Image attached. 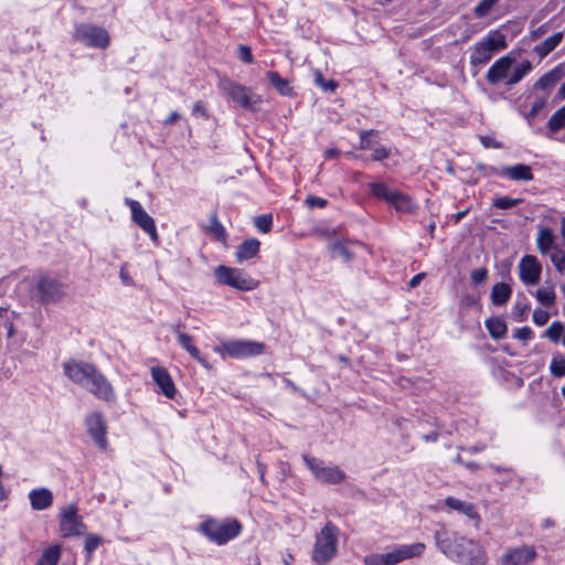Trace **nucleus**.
I'll return each mask as SVG.
<instances>
[{
	"mask_svg": "<svg viewBox=\"0 0 565 565\" xmlns=\"http://www.w3.org/2000/svg\"><path fill=\"white\" fill-rule=\"evenodd\" d=\"M65 375L96 397L110 402L115 399L114 388L107 379L92 364L68 361L63 365Z\"/></svg>",
	"mask_w": 565,
	"mask_h": 565,
	"instance_id": "f257e3e1",
	"label": "nucleus"
},
{
	"mask_svg": "<svg viewBox=\"0 0 565 565\" xmlns=\"http://www.w3.org/2000/svg\"><path fill=\"white\" fill-rule=\"evenodd\" d=\"M438 548L448 557L465 565H484L487 554L484 550L472 540L463 536L451 540L447 531L441 527L435 532Z\"/></svg>",
	"mask_w": 565,
	"mask_h": 565,
	"instance_id": "f03ea898",
	"label": "nucleus"
},
{
	"mask_svg": "<svg viewBox=\"0 0 565 565\" xmlns=\"http://www.w3.org/2000/svg\"><path fill=\"white\" fill-rule=\"evenodd\" d=\"M505 35L498 30L490 31L487 36L475 43L470 49V64L473 66L487 64L495 52L507 49Z\"/></svg>",
	"mask_w": 565,
	"mask_h": 565,
	"instance_id": "7ed1b4c3",
	"label": "nucleus"
},
{
	"mask_svg": "<svg viewBox=\"0 0 565 565\" xmlns=\"http://www.w3.org/2000/svg\"><path fill=\"white\" fill-rule=\"evenodd\" d=\"M338 529L331 522H327L317 535L312 553V559L317 565H326L337 554Z\"/></svg>",
	"mask_w": 565,
	"mask_h": 565,
	"instance_id": "20e7f679",
	"label": "nucleus"
},
{
	"mask_svg": "<svg viewBox=\"0 0 565 565\" xmlns=\"http://www.w3.org/2000/svg\"><path fill=\"white\" fill-rule=\"evenodd\" d=\"M218 87L224 95L246 110H257L263 102L262 97L253 93L249 87L227 78L221 79Z\"/></svg>",
	"mask_w": 565,
	"mask_h": 565,
	"instance_id": "39448f33",
	"label": "nucleus"
},
{
	"mask_svg": "<svg viewBox=\"0 0 565 565\" xmlns=\"http://www.w3.org/2000/svg\"><path fill=\"white\" fill-rule=\"evenodd\" d=\"M242 525L238 521H217L209 519L200 524V532L207 539L218 545L225 544L228 541L239 535Z\"/></svg>",
	"mask_w": 565,
	"mask_h": 565,
	"instance_id": "423d86ee",
	"label": "nucleus"
},
{
	"mask_svg": "<svg viewBox=\"0 0 565 565\" xmlns=\"http://www.w3.org/2000/svg\"><path fill=\"white\" fill-rule=\"evenodd\" d=\"M264 349L265 347L262 342L239 339L220 342V344L214 348V352L220 354L223 359H245L260 355L264 352Z\"/></svg>",
	"mask_w": 565,
	"mask_h": 565,
	"instance_id": "0eeeda50",
	"label": "nucleus"
},
{
	"mask_svg": "<svg viewBox=\"0 0 565 565\" xmlns=\"http://www.w3.org/2000/svg\"><path fill=\"white\" fill-rule=\"evenodd\" d=\"M218 282L237 290L248 291L258 286V281L242 269L220 265L214 269Z\"/></svg>",
	"mask_w": 565,
	"mask_h": 565,
	"instance_id": "6e6552de",
	"label": "nucleus"
},
{
	"mask_svg": "<svg viewBox=\"0 0 565 565\" xmlns=\"http://www.w3.org/2000/svg\"><path fill=\"white\" fill-rule=\"evenodd\" d=\"M302 459L313 477L322 483L338 484L345 479L344 471L338 466L326 465L322 460L308 455H302Z\"/></svg>",
	"mask_w": 565,
	"mask_h": 565,
	"instance_id": "1a4fd4ad",
	"label": "nucleus"
},
{
	"mask_svg": "<svg viewBox=\"0 0 565 565\" xmlns=\"http://www.w3.org/2000/svg\"><path fill=\"white\" fill-rule=\"evenodd\" d=\"M74 38L90 47L106 49L109 45V35L103 28L92 24H79L75 28Z\"/></svg>",
	"mask_w": 565,
	"mask_h": 565,
	"instance_id": "9d476101",
	"label": "nucleus"
},
{
	"mask_svg": "<svg viewBox=\"0 0 565 565\" xmlns=\"http://www.w3.org/2000/svg\"><path fill=\"white\" fill-rule=\"evenodd\" d=\"M35 289L40 300L44 303L60 301L66 291L65 285L50 275H41L36 281Z\"/></svg>",
	"mask_w": 565,
	"mask_h": 565,
	"instance_id": "9b49d317",
	"label": "nucleus"
},
{
	"mask_svg": "<svg viewBox=\"0 0 565 565\" xmlns=\"http://www.w3.org/2000/svg\"><path fill=\"white\" fill-rule=\"evenodd\" d=\"M58 525L64 537L79 536L86 529L75 504H70L61 510Z\"/></svg>",
	"mask_w": 565,
	"mask_h": 565,
	"instance_id": "f8f14e48",
	"label": "nucleus"
},
{
	"mask_svg": "<svg viewBox=\"0 0 565 565\" xmlns=\"http://www.w3.org/2000/svg\"><path fill=\"white\" fill-rule=\"evenodd\" d=\"M129 206L132 220L150 236L153 242L158 241L154 220L145 211L142 205L132 199H125Z\"/></svg>",
	"mask_w": 565,
	"mask_h": 565,
	"instance_id": "ddd939ff",
	"label": "nucleus"
},
{
	"mask_svg": "<svg viewBox=\"0 0 565 565\" xmlns=\"http://www.w3.org/2000/svg\"><path fill=\"white\" fill-rule=\"evenodd\" d=\"M536 558L532 545H521L507 550L500 557L499 565H527Z\"/></svg>",
	"mask_w": 565,
	"mask_h": 565,
	"instance_id": "4468645a",
	"label": "nucleus"
},
{
	"mask_svg": "<svg viewBox=\"0 0 565 565\" xmlns=\"http://www.w3.org/2000/svg\"><path fill=\"white\" fill-rule=\"evenodd\" d=\"M520 279L524 285L534 286L541 279L542 265L534 255H525L519 263Z\"/></svg>",
	"mask_w": 565,
	"mask_h": 565,
	"instance_id": "2eb2a0df",
	"label": "nucleus"
},
{
	"mask_svg": "<svg viewBox=\"0 0 565 565\" xmlns=\"http://www.w3.org/2000/svg\"><path fill=\"white\" fill-rule=\"evenodd\" d=\"M360 148L372 150V159L381 161L390 157L391 151L382 147L377 140V132L374 130H363L360 134Z\"/></svg>",
	"mask_w": 565,
	"mask_h": 565,
	"instance_id": "dca6fc26",
	"label": "nucleus"
},
{
	"mask_svg": "<svg viewBox=\"0 0 565 565\" xmlns=\"http://www.w3.org/2000/svg\"><path fill=\"white\" fill-rule=\"evenodd\" d=\"M86 427L88 435L95 440L98 447L105 449L107 445L106 424L102 414L94 413L88 415L86 417Z\"/></svg>",
	"mask_w": 565,
	"mask_h": 565,
	"instance_id": "f3484780",
	"label": "nucleus"
},
{
	"mask_svg": "<svg viewBox=\"0 0 565 565\" xmlns=\"http://www.w3.org/2000/svg\"><path fill=\"white\" fill-rule=\"evenodd\" d=\"M514 57L504 55L497 60L487 72V81L491 85L498 84L502 79H508L509 73L514 64Z\"/></svg>",
	"mask_w": 565,
	"mask_h": 565,
	"instance_id": "a211bd4d",
	"label": "nucleus"
},
{
	"mask_svg": "<svg viewBox=\"0 0 565 565\" xmlns=\"http://www.w3.org/2000/svg\"><path fill=\"white\" fill-rule=\"evenodd\" d=\"M151 376L167 398L172 399L175 397L177 388L167 369L153 366L151 367Z\"/></svg>",
	"mask_w": 565,
	"mask_h": 565,
	"instance_id": "6ab92c4d",
	"label": "nucleus"
},
{
	"mask_svg": "<svg viewBox=\"0 0 565 565\" xmlns=\"http://www.w3.org/2000/svg\"><path fill=\"white\" fill-rule=\"evenodd\" d=\"M497 175L505 177L513 181H531L533 173L531 167L522 163L514 166H503L495 170Z\"/></svg>",
	"mask_w": 565,
	"mask_h": 565,
	"instance_id": "aec40b11",
	"label": "nucleus"
},
{
	"mask_svg": "<svg viewBox=\"0 0 565 565\" xmlns=\"http://www.w3.org/2000/svg\"><path fill=\"white\" fill-rule=\"evenodd\" d=\"M30 504L35 511L49 509L53 503V493L46 488L33 489L29 492Z\"/></svg>",
	"mask_w": 565,
	"mask_h": 565,
	"instance_id": "412c9836",
	"label": "nucleus"
},
{
	"mask_svg": "<svg viewBox=\"0 0 565 565\" xmlns=\"http://www.w3.org/2000/svg\"><path fill=\"white\" fill-rule=\"evenodd\" d=\"M177 340L178 343L193 358L195 359L203 367L210 369V364L205 358H203L199 351V349L193 343V338L184 332L177 330Z\"/></svg>",
	"mask_w": 565,
	"mask_h": 565,
	"instance_id": "4be33fe9",
	"label": "nucleus"
},
{
	"mask_svg": "<svg viewBox=\"0 0 565 565\" xmlns=\"http://www.w3.org/2000/svg\"><path fill=\"white\" fill-rule=\"evenodd\" d=\"M445 504L449 509L457 511L458 513H461L471 520H475L477 522L480 521V516L475 505L470 502L462 501L454 497H448L445 499Z\"/></svg>",
	"mask_w": 565,
	"mask_h": 565,
	"instance_id": "5701e85b",
	"label": "nucleus"
},
{
	"mask_svg": "<svg viewBox=\"0 0 565 565\" xmlns=\"http://www.w3.org/2000/svg\"><path fill=\"white\" fill-rule=\"evenodd\" d=\"M426 546L424 543H413V544H403L396 546L393 552L396 558L397 564L413 557L420 556Z\"/></svg>",
	"mask_w": 565,
	"mask_h": 565,
	"instance_id": "b1692460",
	"label": "nucleus"
},
{
	"mask_svg": "<svg viewBox=\"0 0 565 565\" xmlns=\"http://www.w3.org/2000/svg\"><path fill=\"white\" fill-rule=\"evenodd\" d=\"M260 242L257 238H248L242 242L235 253L237 263L254 258L259 253Z\"/></svg>",
	"mask_w": 565,
	"mask_h": 565,
	"instance_id": "393cba45",
	"label": "nucleus"
},
{
	"mask_svg": "<svg viewBox=\"0 0 565 565\" xmlns=\"http://www.w3.org/2000/svg\"><path fill=\"white\" fill-rule=\"evenodd\" d=\"M555 236L553 234V231L548 227H543L539 231L537 237H536V245L537 249L541 254L546 255L554 250V247H558L554 244Z\"/></svg>",
	"mask_w": 565,
	"mask_h": 565,
	"instance_id": "a878e982",
	"label": "nucleus"
},
{
	"mask_svg": "<svg viewBox=\"0 0 565 565\" xmlns=\"http://www.w3.org/2000/svg\"><path fill=\"white\" fill-rule=\"evenodd\" d=\"M563 32H556L553 35L548 36L544 42L537 44L534 47V52L542 60L547 56L563 40Z\"/></svg>",
	"mask_w": 565,
	"mask_h": 565,
	"instance_id": "bb28decb",
	"label": "nucleus"
},
{
	"mask_svg": "<svg viewBox=\"0 0 565 565\" xmlns=\"http://www.w3.org/2000/svg\"><path fill=\"white\" fill-rule=\"evenodd\" d=\"M511 294L512 289L509 285L504 282L495 284L491 290V301L495 306H503L509 301Z\"/></svg>",
	"mask_w": 565,
	"mask_h": 565,
	"instance_id": "cd10ccee",
	"label": "nucleus"
},
{
	"mask_svg": "<svg viewBox=\"0 0 565 565\" xmlns=\"http://www.w3.org/2000/svg\"><path fill=\"white\" fill-rule=\"evenodd\" d=\"M391 199L390 203L399 212L412 213L416 207L413 200L399 191H396Z\"/></svg>",
	"mask_w": 565,
	"mask_h": 565,
	"instance_id": "c85d7f7f",
	"label": "nucleus"
},
{
	"mask_svg": "<svg viewBox=\"0 0 565 565\" xmlns=\"http://www.w3.org/2000/svg\"><path fill=\"white\" fill-rule=\"evenodd\" d=\"M562 70L559 67H555L539 78L535 83V87L542 90L548 89L562 78Z\"/></svg>",
	"mask_w": 565,
	"mask_h": 565,
	"instance_id": "c756f323",
	"label": "nucleus"
},
{
	"mask_svg": "<svg viewBox=\"0 0 565 565\" xmlns=\"http://www.w3.org/2000/svg\"><path fill=\"white\" fill-rule=\"evenodd\" d=\"M365 565H396V558L394 552L383 554H370L363 559Z\"/></svg>",
	"mask_w": 565,
	"mask_h": 565,
	"instance_id": "7c9ffc66",
	"label": "nucleus"
},
{
	"mask_svg": "<svg viewBox=\"0 0 565 565\" xmlns=\"http://www.w3.org/2000/svg\"><path fill=\"white\" fill-rule=\"evenodd\" d=\"M486 328L493 339H502L508 331L505 322L497 317L488 319Z\"/></svg>",
	"mask_w": 565,
	"mask_h": 565,
	"instance_id": "2f4dec72",
	"label": "nucleus"
},
{
	"mask_svg": "<svg viewBox=\"0 0 565 565\" xmlns=\"http://www.w3.org/2000/svg\"><path fill=\"white\" fill-rule=\"evenodd\" d=\"M532 70V64L529 61H523L518 67H515L511 75L508 76L507 85H515L523 79V77Z\"/></svg>",
	"mask_w": 565,
	"mask_h": 565,
	"instance_id": "473e14b6",
	"label": "nucleus"
},
{
	"mask_svg": "<svg viewBox=\"0 0 565 565\" xmlns=\"http://www.w3.org/2000/svg\"><path fill=\"white\" fill-rule=\"evenodd\" d=\"M370 190H371V193L380 199V200H384L386 202H391V198L394 195V193L396 192V190H392L390 189L386 184L384 183H379V182H373L370 184Z\"/></svg>",
	"mask_w": 565,
	"mask_h": 565,
	"instance_id": "72a5a7b5",
	"label": "nucleus"
},
{
	"mask_svg": "<svg viewBox=\"0 0 565 565\" xmlns=\"http://www.w3.org/2000/svg\"><path fill=\"white\" fill-rule=\"evenodd\" d=\"M565 333V327L561 321H554L543 333L553 343H558Z\"/></svg>",
	"mask_w": 565,
	"mask_h": 565,
	"instance_id": "f704fd0d",
	"label": "nucleus"
},
{
	"mask_svg": "<svg viewBox=\"0 0 565 565\" xmlns=\"http://www.w3.org/2000/svg\"><path fill=\"white\" fill-rule=\"evenodd\" d=\"M268 81L270 84L281 94V95H289L291 93V87L289 83L279 76L276 72H268L266 74Z\"/></svg>",
	"mask_w": 565,
	"mask_h": 565,
	"instance_id": "c9c22d12",
	"label": "nucleus"
},
{
	"mask_svg": "<svg viewBox=\"0 0 565 565\" xmlns=\"http://www.w3.org/2000/svg\"><path fill=\"white\" fill-rule=\"evenodd\" d=\"M61 557V550L58 546H50L47 547L41 558L39 559L44 565H56Z\"/></svg>",
	"mask_w": 565,
	"mask_h": 565,
	"instance_id": "e433bc0d",
	"label": "nucleus"
},
{
	"mask_svg": "<svg viewBox=\"0 0 565 565\" xmlns=\"http://www.w3.org/2000/svg\"><path fill=\"white\" fill-rule=\"evenodd\" d=\"M547 125L554 132L565 127V105L552 115Z\"/></svg>",
	"mask_w": 565,
	"mask_h": 565,
	"instance_id": "4c0bfd02",
	"label": "nucleus"
},
{
	"mask_svg": "<svg viewBox=\"0 0 565 565\" xmlns=\"http://www.w3.org/2000/svg\"><path fill=\"white\" fill-rule=\"evenodd\" d=\"M209 233H211L217 241L224 242L226 237V232L222 223L217 220L216 215H212L210 218V225L207 227Z\"/></svg>",
	"mask_w": 565,
	"mask_h": 565,
	"instance_id": "58836bf2",
	"label": "nucleus"
},
{
	"mask_svg": "<svg viewBox=\"0 0 565 565\" xmlns=\"http://www.w3.org/2000/svg\"><path fill=\"white\" fill-rule=\"evenodd\" d=\"M551 262L555 269L559 274L565 273V250L559 247H554V250L551 252Z\"/></svg>",
	"mask_w": 565,
	"mask_h": 565,
	"instance_id": "ea45409f",
	"label": "nucleus"
},
{
	"mask_svg": "<svg viewBox=\"0 0 565 565\" xmlns=\"http://www.w3.org/2000/svg\"><path fill=\"white\" fill-rule=\"evenodd\" d=\"M550 372L555 377H563L565 375V356L555 354L550 364Z\"/></svg>",
	"mask_w": 565,
	"mask_h": 565,
	"instance_id": "a19ab883",
	"label": "nucleus"
},
{
	"mask_svg": "<svg viewBox=\"0 0 565 565\" xmlns=\"http://www.w3.org/2000/svg\"><path fill=\"white\" fill-rule=\"evenodd\" d=\"M523 199L521 198H509V196H497L492 201V206L501 210H508L516 206L518 204L522 203Z\"/></svg>",
	"mask_w": 565,
	"mask_h": 565,
	"instance_id": "79ce46f5",
	"label": "nucleus"
},
{
	"mask_svg": "<svg viewBox=\"0 0 565 565\" xmlns=\"http://www.w3.org/2000/svg\"><path fill=\"white\" fill-rule=\"evenodd\" d=\"M255 227L262 233H269L273 227V216L271 214H263L258 215L254 218Z\"/></svg>",
	"mask_w": 565,
	"mask_h": 565,
	"instance_id": "37998d69",
	"label": "nucleus"
},
{
	"mask_svg": "<svg viewBox=\"0 0 565 565\" xmlns=\"http://www.w3.org/2000/svg\"><path fill=\"white\" fill-rule=\"evenodd\" d=\"M103 543V537L98 534H89L86 536L84 551L87 554V557L90 558L93 553L97 550V547Z\"/></svg>",
	"mask_w": 565,
	"mask_h": 565,
	"instance_id": "c03bdc74",
	"label": "nucleus"
},
{
	"mask_svg": "<svg viewBox=\"0 0 565 565\" xmlns=\"http://www.w3.org/2000/svg\"><path fill=\"white\" fill-rule=\"evenodd\" d=\"M499 2V0H482L475 9L473 13L477 18L487 17L494 6Z\"/></svg>",
	"mask_w": 565,
	"mask_h": 565,
	"instance_id": "a18cd8bd",
	"label": "nucleus"
},
{
	"mask_svg": "<svg viewBox=\"0 0 565 565\" xmlns=\"http://www.w3.org/2000/svg\"><path fill=\"white\" fill-rule=\"evenodd\" d=\"M535 296L537 301L543 306L550 307L555 302V292L552 288L537 289Z\"/></svg>",
	"mask_w": 565,
	"mask_h": 565,
	"instance_id": "49530a36",
	"label": "nucleus"
},
{
	"mask_svg": "<svg viewBox=\"0 0 565 565\" xmlns=\"http://www.w3.org/2000/svg\"><path fill=\"white\" fill-rule=\"evenodd\" d=\"M545 106H546L545 98L536 99L532 104L531 109L524 115L525 119L531 124L533 121V119L539 115V113L544 109Z\"/></svg>",
	"mask_w": 565,
	"mask_h": 565,
	"instance_id": "de8ad7c7",
	"label": "nucleus"
},
{
	"mask_svg": "<svg viewBox=\"0 0 565 565\" xmlns=\"http://www.w3.org/2000/svg\"><path fill=\"white\" fill-rule=\"evenodd\" d=\"M315 83L320 86L324 92H334L338 87V84L330 79L326 81L320 71L315 72Z\"/></svg>",
	"mask_w": 565,
	"mask_h": 565,
	"instance_id": "09e8293b",
	"label": "nucleus"
},
{
	"mask_svg": "<svg viewBox=\"0 0 565 565\" xmlns=\"http://www.w3.org/2000/svg\"><path fill=\"white\" fill-rule=\"evenodd\" d=\"M548 319H550V315L547 311L545 310H542V309H535L534 312H533V322L536 324V326H545L547 322H548Z\"/></svg>",
	"mask_w": 565,
	"mask_h": 565,
	"instance_id": "8fccbe9b",
	"label": "nucleus"
},
{
	"mask_svg": "<svg viewBox=\"0 0 565 565\" xmlns=\"http://www.w3.org/2000/svg\"><path fill=\"white\" fill-rule=\"evenodd\" d=\"M471 280L475 285H481L483 284L488 278V270L487 268H478L475 269L471 275Z\"/></svg>",
	"mask_w": 565,
	"mask_h": 565,
	"instance_id": "3c124183",
	"label": "nucleus"
},
{
	"mask_svg": "<svg viewBox=\"0 0 565 565\" xmlns=\"http://www.w3.org/2000/svg\"><path fill=\"white\" fill-rule=\"evenodd\" d=\"M513 337L520 341H529L531 339H533L534 337V333L533 331L531 330V328L529 327H522V328H518L515 331H514V334Z\"/></svg>",
	"mask_w": 565,
	"mask_h": 565,
	"instance_id": "603ef678",
	"label": "nucleus"
},
{
	"mask_svg": "<svg viewBox=\"0 0 565 565\" xmlns=\"http://www.w3.org/2000/svg\"><path fill=\"white\" fill-rule=\"evenodd\" d=\"M238 57L245 62V63H253L254 58H253V54H252V50L249 46L247 45H239L238 47Z\"/></svg>",
	"mask_w": 565,
	"mask_h": 565,
	"instance_id": "864d4df0",
	"label": "nucleus"
},
{
	"mask_svg": "<svg viewBox=\"0 0 565 565\" xmlns=\"http://www.w3.org/2000/svg\"><path fill=\"white\" fill-rule=\"evenodd\" d=\"M332 250H333V253H334L335 255H339V256H340V257H342L344 260H350V259H351V257H352V255H351V253L349 252V249H348L344 245H342V244H340V243L334 244V245H333V247H332Z\"/></svg>",
	"mask_w": 565,
	"mask_h": 565,
	"instance_id": "5fc2aeb1",
	"label": "nucleus"
},
{
	"mask_svg": "<svg viewBox=\"0 0 565 565\" xmlns=\"http://www.w3.org/2000/svg\"><path fill=\"white\" fill-rule=\"evenodd\" d=\"M306 203H307L308 207H310V209H313V207L322 209L327 205V200H324L322 198L310 195L306 199Z\"/></svg>",
	"mask_w": 565,
	"mask_h": 565,
	"instance_id": "6e6d98bb",
	"label": "nucleus"
},
{
	"mask_svg": "<svg viewBox=\"0 0 565 565\" xmlns=\"http://www.w3.org/2000/svg\"><path fill=\"white\" fill-rule=\"evenodd\" d=\"M192 115L195 116V117H202V118H207L209 117L206 108L204 107V104L201 100H198L193 105Z\"/></svg>",
	"mask_w": 565,
	"mask_h": 565,
	"instance_id": "4d7b16f0",
	"label": "nucleus"
},
{
	"mask_svg": "<svg viewBox=\"0 0 565 565\" xmlns=\"http://www.w3.org/2000/svg\"><path fill=\"white\" fill-rule=\"evenodd\" d=\"M119 278L125 286H132L134 280L127 270V265L124 264L119 270Z\"/></svg>",
	"mask_w": 565,
	"mask_h": 565,
	"instance_id": "13d9d810",
	"label": "nucleus"
},
{
	"mask_svg": "<svg viewBox=\"0 0 565 565\" xmlns=\"http://www.w3.org/2000/svg\"><path fill=\"white\" fill-rule=\"evenodd\" d=\"M525 309H526V307L525 306H521L520 303H516L514 306V308H513V316L515 317L516 320L523 321L525 319L524 318Z\"/></svg>",
	"mask_w": 565,
	"mask_h": 565,
	"instance_id": "bf43d9fd",
	"label": "nucleus"
},
{
	"mask_svg": "<svg viewBox=\"0 0 565 565\" xmlns=\"http://www.w3.org/2000/svg\"><path fill=\"white\" fill-rule=\"evenodd\" d=\"M180 114L177 111H172L163 121L166 126L173 125L175 121L180 119Z\"/></svg>",
	"mask_w": 565,
	"mask_h": 565,
	"instance_id": "052dcab7",
	"label": "nucleus"
},
{
	"mask_svg": "<svg viewBox=\"0 0 565 565\" xmlns=\"http://www.w3.org/2000/svg\"><path fill=\"white\" fill-rule=\"evenodd\" d=\"M425 277V274L424 273H419L417 275H415L411 280H409V287L412 288H415L417 287L422 279Z\"/></svg>",
	"mask_w": 565,
	"mask_h": 565,
	"instance_id": "680f3d73",
	"label": "nucleus"
},
{
	"mask_svg": "<svg viewBox=\"0 0 565 565\" xmlns=\"http://www.w3.org/2000/svg\"><path fill=\"white\" fill-rule=\"evenodd\" d=\"M7 329L8 337L11 338L14 334V327L12 321L10 320V317L8 316V322H3L2 324Z\"/></svg>",
	"mask_w": 565,
	"mask_h": 565,
	"instance_id": "e2e57ef3",
	"label": "nucleus"
},
{
	"mask_svg": "<svg viewBox=\"0 0 565 565\" xmlns=\"http://www.w3.org/2000/svg\"><path fill=\"white\" fill-rule=\"evenodd\" d=\"M461 303H462L463 306L470 307V306L476 305V303H477V300H476V298H475V297H472V296H465V297H462V299H461Z\"/></svg>",
	"mask_w": 565,
	"mask_h": 565,
	"instance_id": "0e129e2a",
	"label": "nucleus"
},
{
	"mask_svg": "<svg viewBox=\"0 0 565 565\" xmlns=\"http://www.w3.org/2000/svg\"><path fill=\"white\" fill-rule=\"evenodd\" d=\"M3 322H8V310L4 308H0V327Z\"/></svg>",
	"mask_w": 565,
	"mask_h": 565,
	"instance_id": "69168bd1",
	"label": "nucleus"
},
{
	"mask_svg": "<svg viewBox=\"0 0 565 565\" xmlns=\"http://www.w3.org/2000/svg\"><path fill=\"white\" fill-rule=\"evenodd\" d=\"M468 213V210L460 211L454 215L455 223H459Z\"/></svg>",
	"mask_w": 565,
	"mask_h": 565,
	"instance_id": "338daca9",
	"label": "nucleus"
},
{
	"mask_svg": "<svg viewBox=\"0 0 565 565\" xmlns=\"http://www.w3.org/2000/svg\"><path fill=\"white\" fill-rule=\"evenodd\" d=\"M423 439L425 441H434L435 443L438 439V434L437 433H431V434H428V435H424Z\"/></svg>",
	"mask_w": 565,
	"mask_h": 565,
	"instance_id": "774afa93",
	"label": "nucleus"
}]
</instances>
